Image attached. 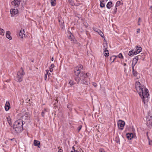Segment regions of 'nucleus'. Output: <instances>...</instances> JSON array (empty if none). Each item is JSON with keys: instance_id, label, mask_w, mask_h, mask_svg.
<instances>
[{"instance_id": "6ab92c4d", "label": "nucleus", "mask_w": 152, "mask_h": 152, "mask_svg": "<svg viewBox=\"0 0 152 152\" xmlns=\"http://www.w3.org/2000/svg\"><path fill=\"white\" fill-rule=\"evenodd\" d=\"M21 1H13V2H12L13 3H14V5L16 7H18L19 6L20 4V2Z\"/></svg>"}, {"instance_id": "6e6552de", "label": "nucleus", "mask_w": 152, "mask_h": 152, "mask_svg": "<svg viewBox=\"0 0 152 152\" xmlns=\"http://www.w3.org/2000/svg\"><path fill=\"white\" fill-rule=\"evenodd\" d=\"M142 48L140 46H136L135 47V48H134L133 50H134V52L135 55H136L140 52L142 50Z\"/></svg>"}, {"instance_id": "e433bc0d", "label": "nucleus", "mask_w": 152, "mask_h": 152, "mask_svg": "<svg viewBox=\"0 0 152 152\" xmlns=\"http://www.w3.org/2000/svg\"><path fill=\"white\" fill-rule=\"evenodd\" d=\"M82 126L81 125L79 126L77 128V129L78 132H79L80 129H81Z\"/></svg>"}, {"instance_id": "f03ea898", "label": "nucleus", "mask_w": 152, "mask_h": 152, "mask_svg": "<svg viewBox=\"0 0 152 152\" xmlns=\"http://www.w3.org/2000/svg\"><path fill=\"white\" fill-rule=\"evenodd\" d=\"M87 73H85L83 72H81L80 77H75V81L78 83H80L83 84H88V79L87 78Z\"/></svg>"}, {"instance_id": "37998d69", "label": "nucleus", "mask_w": 152, "mask_h": 152, "mask_svg": "<svg viewBox=\"0 0 152 152\" xmlns=\"http://www.w3.org/2000/svg\"><path fill=\"white\" fill-rule=\"evenodd\" d=\"M70 104H67V107L68 108H69V109H70V108H71V107H70Z\"/></svg>"}, {"instance_id": "423d86ee", "label": "nucleus", "mask_w": 152, "mask_h": 152, "mask_svg": "<svg viewBox=\"0 0 152 152\" xmlns=\"http://www.w3.org/2000/svg\"><path fill=\"white\" fill-rule=\"evenodd\" d=\"M146 119V125L147 126L150 127L151 126L152 127V117L148 115L147 116Z\"/></svg>"}, {"instance_id": "9d476101", "label": "nucleus", "mask_w": 152, "mask_h": 152, "mask_svg": "<svg viewBox=\"0 0 152 152\" xmlns=\"http://www.w3.org/2000/svg\"><path fill=\"white\" fill-rule=\"evenodd\" d=\"M104 49L103 53L104 54V55L106 57H108L109 56V51L107 49V48H106L105 46L104 45Z\"/></svg>"}, {"instance_id": "f257e3e1", "label": "nucleus", "mask_w": 152, "mask_h": 152, "mask_svg": "<svg viewBox=\"0 0 152 152\" xmlns=\"http://www.w3.org/2000/svg\"><path fill=\"white\" fill-rule=\"evenodd\" d=\"M135 85L136 90L142 98L144 104H145L148 102L149 96L148 90L144 86H142L139 81H136Z\"/></svg>"}, {"instance_id": "680f3d73", "label": "nucleus", "mask_w": 152, "mask_h": 152, "mask_svg": "<svg viewBox=\"0 0 152 152\" xmlns=\"http://www.w3.org/2000/svg\"><path fill=\"white\" fill-rule=\"evenodd\" d=\"M146 134H147V136H148V132H147Z\"/></svg>"}, {"instance_id": "ddd939ff", "label": "nucleus", "mask_w": 152, "mask_h": 152, "mask_svg": "<svg viewBox=\"0 0 152 152\" xmlns=\"http://www.w3.org/2000/svg\"><path fill=\"white\" fill-rule=\"evenodd\" d=\"M74 72L75 75L76 76V77H78V75L80 73V70L78 69L77 68H75L74 70Z\"/></svg>"}, {"instance_id": "dca6fc26", "label": "nucleus", "mask_w": 152, "mask_h": 152, "mask_svg": "<svg viewBox=\"0 0 152 152\" xmlns=\"http://www.w3.org/2000/svg\"><path fill=\"white\" fill-rule=\"evenodd\" d=\"M40 142L39 141L34 140V144L35 146H37L38 148H40Z\"/></svg>"}, {"instance_id": "c03bdc74", "label": "nucleus", "mask_w": 152, "mask_h": 152, "mask_svg": "<svg viewBox=\"0 0 152 152\" xmlns=\"http://www.w3.org/2000/svg\"><path fill=\"white\" fill-rule=\"evenodd\" d=\"M140 28H139L137 29V33H139L140 32Z\"/></svg>"}, {"instance_id": "393cba45", "label": "nucleus", "mask_w": 152, "mask_h": 152, "mask_svg": "<svg viewBox=\"0 0 152 152\" xmlns=\"http://www.w3.org/2000/svg\"><path fill=\"white\" fill-rule=\"evenodd\" d=\"M106 7L107 8L110 9L112 7V3L111 2H108L107 4Z\"/></svg>"}, {"instance_id": "7ed1b4c3", "label": "nucleus", "mask_w": 152, "mask_h": 152, "mask_svg": "<svg viewBox=\"0 0 152 152\" xmlns=\"http://www.w3.org/2000/svg\"><path fill=\"white\" fill-rule=\"evenodd\" d=\"M25 74L24 70L22 67L21 68V70L19 71L17 73L16 76L15 77V80L18 82L20 83L23 80V76Z\"/></svg>"}, {"instance_id": "c756f323", "label": "nucleus", "mask_w": 152, "mask_h": 152, "mask_svg": "<svg viewBox=\"0 0 152 152\" xmlns=\"http://www.w3.org/2000/svg\"><path fill=\"white\" fill-rule=\"evenodd\" d=\"M56 1H51L50 3L52 6H54L56 5Z\"/></svg>"}, {"instance_id": "412c9836", "label": "nucleus", "mask_w": 152, "mask_h": 152, "mask_svg": "<svg viewBox=\"0 0 152 152\" xmlns=\"http://www.w3.org/2000/svg\"><path fill=\"white\" fill-rule=\"evenodd\" d=\"M94 30L95 31L97 32L103 38H104V36L103 33L102 32V31H101L100 30L98 29L97 31L96 30Z\"/></svg>"}, {"instance_id": "09e8293b", "label": "nucleus", "mask_w": 152, "mask_h": 152, "mask_svg": "<svg viewBox=\"0 0 152 152\" xmlns=\"http://www.w3.org/2000/svg\"><path fill=\"white\" fill-rule=\"evenodd\" d=\"M49 70L51 72H52L53 71V69L49 68Z\"/></svg>"}, {"instance_id": "49530a36", "label": "nucleus", "mask_w": 152, "mask_h": 152, "mask_svg": "<svg viewBox=\"0 0 152 152\" xmlns=\"http://www.w3.org/2000/svg\"><path fill=\"white\" fill-rule=\"evenodd\" d=\"M77 45L78 46H80V43L79 42H77V43H76Z\"/></svg>"}, {"instance_id": "473e14b6", "label": "nucleus", "mask_w": 152, "mask_h": 152, "mask_svg": "<svg viewBox=\"0 0 152 152\" xmlns=\"http://www.w3.org/2000/svg\"><path fill=\"white\" fill-rule=\"evenodd\" d=\"M121 1H118L116 3V5H115V7H117L118 6H119L120 4H121Z\"/></svg>"}, {"instance_id": "a19ab883", "label": "nucleus", "mask_w": 152, "mask_h": 152, "mask_svg": "<svg viewBox=\"0 0 152 152\" xmlns=\"http://www.w3.org/2000/svg\"><path fill=\"white\" fill-rule=\"evenodd\" d=\"M117 7H115V10L114 11V13L115 14L117 12Z\"/></svg>"}, {"instance_id": "cd10ccee", "label": "nucleus", "mask_w": 152, "mask_h": 152, "mask_svg": "<svg viewBox=\"0 0 152 152\" xmlns=\"http://www.w3.org/2000/svg\"><path fill=\"white\" fill-rule=\"evenodd\" d=\"M115 59V56H113L111 57L110 58V61H111V63L113 62Z\"/></svg>"}, {"instance_id": "6e6d98bb", "label": "nucleus", "mask_w": 152, "mask_h": 152, "mask_svg": "<svg viewBox=\"0 0 152 152\" xmlns=\"http://www.w3.org/2000/svg\"><path fill=\"white\" fill-rule=\"evenodd\" d=\"M80 5V4L79 3H78L76 5H75V6H79V5Z\"/></svg>"}, {"instance_id": "c85d7f7f", "label": "nucleus", "mask_w": 152, "mask_h": 152, "mask_svg": "<svg viewBox=\"0 0 152 152\" xmlns=\"http://www.w3.org/2000/svg\"><path fill=\"white\" fill-rule=\"evenodd\" d=\"M4 30L3 29L0 28V35H4Z\"/></svg>"}, {"instance_id": "5701e85b", "label": "nucleus", "mask_w": 152, "mask_h": 152, "mask_svg": "<svg viewBox=\"0 0 152 152\" xmlns=\"http://www.w3.org/2000/svg\"><path fill=\"white\" fill-rule=\"evenodd\" d=\"M69 33L70 35L69 37V39H71V41H74V37L71 32L69 31Z\"/></svg>"}, {"instance_id": "4c0bfd02", "label": "nucleus", "mask_w": 152, "mask_h": 152, "mask_svg": "<svg viewBox=\"0 0 152 152\" xmlns=\"http://www.w3.org/2000/svg\"><path fill=\"white\" fill-rule=\"evenodd\" d=\"M99 152H105L104 150L102 148H100L99 149Z\"/></svg>"}, {"instance_id": "b1692460", "label": "nucleus", "mask_w": 152, "mask_h": 152, "mask_svg": "<svg viewBox=\"0 0 152 152\" xmlns=\"http://www.w3.org/2000/svg\"><path fill=\"white\" fill-rule=\"evenodd\" d=\"M59 22L60 23V25L61 27V28L62 29H63L64 27V22L63 21V22H61V20H58Z\"/></svg>"}, {"instance_id": "4d7b16f0", "label": "nucleus", "mask_w": 152, "mask_h": 152, "mask_svg": "<svg viewBox=\"0 0 152 152\" xmlns=\"http://www.w3.org/2000/svg\"><path fill=\"white\" fill-rule=\"evenodd\" d=\"M14 139H15L14 138H13L12 139H10V140L12 141V140H13Z\"/></svg>"}, {"instance_id": "0eeeda50", "label": "nucleus", "mask_w": 152, "mask_h": 152, "mask_svg": "<svg viewBox=\"0 0 152 152\" xmlns=\"http://www.w3.org/2000/svg\"><path fill=\"white\" fill-rule=\"evenodd\" d=\"M125 125V123L124 121H121V120H119L118 122V126L119 129H120L121 130L123 129V127H124Z\"/></svg>"}, {"instance_id": "20e7f679", "label": "nucleus", "mask_w": 152, "mask_h": 152, "mask_svg": "<svg viewBox=\"0 0 152 152\" xmlns=\"http://www.w3.org/2000/svg\"><path fill=\"white\" fill-rule=\"evenodd\" d=\"M25 123L24 121H23L22 119H18L15 121V122L14 126H17L18 128H21L22 130H23V125Z\"/></svg>"}, {"instance_id": "5fc2aeb1", "label": "nucleus", "mask_w": 152, "mask_h": 152, "mask_svg": "<svg viewBox=\"0 0 152 152\" xmlns=\"http://www.w3.org/2000/svg\"><path fill=\"white\" fill-rule=\"evenodd\" d=\"M150 9L152 10V6H151Z\"/></svg>"}, {"instance_id": "39448f33", "label": "nucleus", "mask_w": 152, "mask_h": 152, "mask_svg": "<svg viewBox=\"0 0 152 152\" xmlns=\"http://www.w3.org/2000/svg\"><path fill=\"white\" fill-rule=\"evenodd\" d=\"M22 130L21 128L13 126V128L11 130V133L14 135H16L18 133L21 132Z\"/></svg>"}, {"instance_id": "a211bd4d", "label": "nucleus", "mask_w": 152, "mask_h": 152, "mask_svg": "<svg viewBox=\"0 0 152 152\" xmlns=\"http://www.w3.org/2000/svg\"><path fill=\"white\" fill-rule=\"evenodd\" d=\"M6 37L7 38L10 40L12 39V37L10 36V31H7L6 34Z\"/></svg>"}, {"instance_id": "1a4fd4ad", "label": "nucleus", "mask_w": 152, "mask_h": 152, "mask_svg": "<svg viewBox=\"0 0 152 152\" xmlns=\"http://www.w3.org/2000/svg\"><path fill=\"white\" fill-rule=\"evenodd\" d=\"M18 11L17 9H11L10 10L11 16L12 17H14L17 13Z\"/></svg>"}, {"instance_id": "603ef678", "label": "nucleus", "mask_w": 152, "mask_h": 152, "mask_svg": "<svg viewBox=\"0 0 152 152\" xmlns=\"http://www.w3.org/2000/svg\"><path fill=\"white\" fill-rule=\"evenodd\" d=\"M141 19L140 18H138V22H139V21L141 20Z\"/></svg>"}, {"instance_id": "7c9ffc66", "label": "nucleus", "mask_w": 152, "mask_h": 152, "mask_svg": "<svg viewBox=\"0 0 152 152\" xmlns=\"http://www.w3.org/2000/svg\"><path fill=\"white\" fill-rule=\"evenodd\" d=\"M75 68H77L78 69L80 70V69H83V66L82 65L80 64L78 66H77V67H75Z\"/></svg>"}, {"instance_id": "a18cd8bd", "label": "nucleus", "mask_w": 152, "mask_h": 152, "mask_svg": "<svg viewBox=\"0 0 152 152\" xmlns=\"http://www.w3.org/2000/svg\"><path fill=\"white\" fill-rule=\"evenodd\" d=\"M58 152H63V150L61 149H60L58 151Z\"/></svg>"}, {"instance_id": "13d9d810", "label": "nucleus", "mask_w": 152, "mask_h": 152, "mask_svg": "<svg viewBox=\"0 0 152 152\" xmlns=\"http://www.w3.org/2000/svg\"><path fill=\"white\" fill-rule=\"evenodd\" d=\"M124 66H126V63H124Z\"/></svg>"}, {"instance_id": "4468645a", "label": "nucleus", "mask_w": 152, "mask_h": 152, "mask_svg": "<svg viewBox=\"0 0 152 152\" xmlns=\"http://www.w3.org/2000/svg\"><path fill=\"white\" fill-rule=\"evenodd\" d=\"M22 118L25 120H28L29 118V115L28 113H26L22 117Z\"/></svg>"}, {"instance_id": "4be33fe9", "label": "nucleus", "mask_w": 152, "mask_h": 152, "mask_svg": "<svg viewBox=\"0 0 152 152\" xmlns=\"http://www.w3.org/2000/svg\"><path fill=\"white\" fill-rule=\"evenodd\" d=\"M134 50L133 49L129 52V56H132L134 55H135Z\"/></svg>"}, {"instance_id": "72a5a7b5", "label": "nucleus", "mask_w": 152, "mask_h": 152, "mask_svg": "<svg viewBox=\"0 0 152 152\" xmlns=\"http://www.w3.org/2000/svg\"><path fill=\"white\" fill-rule=\"evenodd\" d=\"M69 84H70V85L72 86L74 85V83L73 81L70 80L69 81Z\"/></svg>"}, {"instance_id": "0e129e2a", "label": "nucleus", "mask_w": 152, "mask_h": 152, "mask_svg": "<svg viewBox=\"0 0 152 152\" xmlns=\"http://www.w3.org/2000/svg\"><path fill=\"white\" fill-rule=\"evenodd\" d=\"M76 152H79V151H76Z\"/></svg>"}, {"instance_id": "f8f14e48", "label": "nucleus", "mask_w": 152, "mask_h": 152, "mask_svg": "<svg viewBox=\"0 0 152 152\" xmlns=\"http://www.w3.org/2000/svg\"><path fill=\"white\" fill-rule=\"evenodd\" d=\"M4 107L5 110L6 111L8 110L10 108V102H6Z\"/></svg>"}, {"instance_id": "2eb2a0df", "label": "nucleus", "mask_w": 152, "mask_h": 152, "mask_svg": "<svg viewBox=\"0 0 152 152\" xmlns=\"http://www.w3.org/2000/svg\"><path fill=\"white\" fill-rule=\"evenodd\" d=\"M138 60V56H136L135 57L133 58L132 63V65H135V64H137V61Z\"/></svg>"}, {"instance_id": "ea45409f", "label": "nucleus", "mask_w": 152, "mask_h": 152, "mask_svg": "<svg viewBox=\"0 0 152 152\" xmlns=\"http://www.w3.org/2000/svg\"><path fill=\"white\" fill-rule=\"evenodd\" d=\"M45 114V112L43 111H42L41 113V115L42 117H44V116Z\"/></svg>"}, {"instance_id": "c9c22d12", "label": "nucleus", "mask_w": 152, "mask_h": 152, "mask_svg": "<svg viewBox=\"0 0 152 152\" xmlns=\"http://www.w3.org/2000/svg\"><path fill=\"white\" fill-rule=\"evenodd\" d=\"M118 57L121 58H123V56L122 53H120L118 55Z\"/></svg>"}, {"instance_id": "58836bf2", "label": "nucleus", "mask_w": 152, "mask_h": 152, "mask_svg": "<svg viewBox=\"0 0 152 152\" xmlns=\"http://www.w3.org/2000/svg\"><path fill=\"white\" fill-rule=\"evenodd\" d=\"M54 67V65L53 64H52L51 66H50L49 68L53 69Z\"/></svg>"}, {"instance_id": "de8ad7c7", "label": "nucleus", "mask_w": 152, "mask_h": 152, "mask_svg": "<svg viewBox=\"0 0 152 152\" xmlns=\"http://www.w3.org/2000/svg\"><path fill=\"white\" fill-rule=\"evenodd\" d=\"M76 16L79 19H80L81 18L80 16V15H78Z\"/></svg>"}, {"instance_id": "9b49d317", "label": "nucleus", "mask_w": 152, "mask_h": 152, "mask_svg": "<svg viewBox=\"0 0 152 152\" xmlns=\"http://www.w3.org/2000/svg\"><path fill=\"white\" fill-rule=\"evenodd\" d=\"M133 134L132 133H128L126 134V137L128 140H131L133 138Z\"/></svg>"}, {"instance_id": "e2e57ef3", "label": "nucleus", "mask_w": 152, "mask_h": 152, "mask_svg": "<svg viewBox=\"0 0 152 152\" xmlns=\"http://www.w3.org/2000/svg\"><path fill=\"white\" fill-rule=\"evenodd\" d=\"M70 152H75V151H71Z\"/></svg>"}, {"instance_id": "338daca9", "label": "nucleus", "mask_w": 152, "mask_h": 152, "mask_svg": "<svg viewBox=\"0 0 152 152\" xmlns=\"http://www.w3.org/2000/svg\"><path fill=\"white\" fill-rule=\"evenodd\" d=\"M149 144L150 145V141H149Z\"/></svg>"}, {"instance_id": "f704fd0d", "label": "nucleus", "mask_w": 152, "mask_h": 152, "mask_svg": "<svg viewBox=\"0 0 152 152\" xmlns=\"http://www.w3.org/2000/svg\"><path fill=\"white\" fill-rule=\"evenodd\" d=\"M7 118V121H8V123L10 125H11L12 124L11 119L10 118Z\"/></svg>"}, {"instance_id": "f3484780", "label": "nucleus", "mask_w": 152, "mask_h": 152, "mask_svg": "<svg viewBox=\"0 0 152 152\" xmlns=\"http://www.w3.org/2000/svg\"><path fill=\"white\" fill-rule=\"evenodd\" d=\"M134 65H132V72L133 75L135 76L136 77L137 75V73L136 71H135L134 69Z\"/></svg>"}, {"instance_id": "774afa93", "label": "nucleus", "mask_w": 152, "mask_h": 152, "mask_svg": "<svg viewBox=\"0 0 152 152\" xmlns=\"http://www.w3.org/2000/svg\"><path fill=\"white\" fill-rule=\"evenodd\" d=\"M44 110L45 111L46 110L45 109Z\"/></svg>"}, {"instance_id": "864d4df0", "label": "nucleus", "mask_w": 152, "mask_h": 152, "mask_svg": "<svg viewBox=\"0 0 152 152\" xmlns=\"http://www.w3.org/2000/svg\"><path fill=\"white\" fill-rule=\"evenodd\" d=\"M53 60H54V58L53 57H52L51 58V61H53Z\"/></svg>"}, {"instance_id": "aec40b11", "label": "nucleus", "mask_w": 152, "mask_h": 152, "mask_svg": "<svg viewBox=\"0 0 152 152\" xmlns=\"http://www.w3.org/2000/svg\"><path fill=\"white\" fill-rule=\"evenodd\" d=\"M102 1H100V7H105V1H106V0H102Z\"/></svg>"}, {"instance_id": "8fccbe9b", "label": "nucleus", "mask_w": 152, "mask_h": 152, "mask_svg": "<svg viewBox=\"0 0 152 152\" xmlns=\"http://www.w3.org/2000/svg\"><path fill=\"white\" fill-rule=\"evenodd\" d=\"M72 149L74 150V151H75V152H76V150H75V148L74 147V146H73L72 147Z\"/></svg>"}, {"instance_id": "bb28decb", "label": "nucleus", "mask_w": 152, "mask_h": 152, "mask_svg": "<svg viewBox=\"0 0 152 152\" xmlns=\"http://www.w3.org/2000/svg\"><path fill=\"white\" fill-rule=\"evenodd\" d=\"M68 2L69 4L72 6H74L75 4L72 0H68Z\"/></svg>"}, {"instance_id": "a878e982", "label": "nucleus", "mask_w": 152, "mask_h": 152, "mask_svg": "<svg viewBox=\"0 0 152 152\" xmlns=\"http://www.w3.org/2000/svg\"><path fill=\"white\" fill-rule=\"evenodd\" d=\"M17 35L19 37L21 38H23V35L21 31H20L19 33L17 34Z\"/></svg>"}, {"instance_id": "3c124183", "label": "nucleus", "mask_w": 152, "mask_h": 152, "mask_svg": "<svg viewBox=\"0 0 152 152\" xmlns=\"http://www.w3.org/2000/svg\"><path fill=\"white\" fill-rule=\"evenodd\" d=\"M116 142H117V143H118L119 142L120 143V140H119V139L118 140H117L116 141Z\"/></svg>"}, {"instance_id": "79ce46f5", "label": "nucleus", "mask_w": 152, "mask_h": 152, "mask_svg": "<svg viewBox=\"0 0 152 152\" xmlns=\"http://www.w3.org/2000/svg\"><path fill=\"white\" fill-rule=\"evenodd\" d=\"M93 85L95 87H96L97 86V84L95 83H93Z\"/></svg>"}, {"instance_id": "2f4dec72", "label": "nucleus", "mask_w": 152, "mask_h": 152, "mask_svg": "<svg viewBox=\"0 0 152 152\" xmlns=\"http://www.w3.org/2000/svg\"><path fill=\"white\" fill-rule=\"evenodd\" d=\"M46 71L47 73L45 74V76H44L45 79V80H46L47 79V76L48 74V70H46Z\"/></svg>"}, {"instance_id": "bf43d9fd", "label": "nucleus", "mask_w": 152, "mask_h": 152, "mask_svg": "<svg viewBox=\"0 0 152 152\" xmlns=\"http://www.w3.org/2000/svg\"><path fill=\"white\" fill-rule=\"evenodd\" d=\"M138 25H140V23L138 22Z\"/></svg>"}, {"instance_id": "69168bd1", "label": "nucleus", "mask_w": 152, "mask_h": 152, "mask_svg": "<svg viewBox=\"0 0 152 152\" xmlns=\"http://www.w3.org/2000/svg\"><path fill=\"white\" fill-rule=\"evenodd\" d=\"M51 1H56V0H51Z\"/></svg>"}, {"instance_id": "052dcab7", "label": "nucleus", "mask_w": 152, "mask_h": 152, "mask_svg": "<svg viewBox=\"0 0 152 152\" xmlns=\"http://www.w3.org/2000/svg\"><path fill=\"white\" fill-rule=\"evenodd\" d=\"M75 143L76 144H77V141H75Z\"/></svg>"}]
</instances>
